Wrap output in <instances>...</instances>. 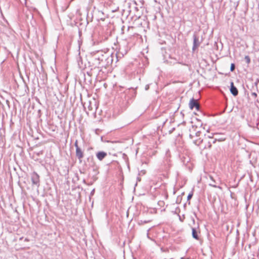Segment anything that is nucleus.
Segmentation results:
<instances>
[{
    "label": "nucleus",
    "mask_w": 259,
    "mask_h": 259,
    "mask_svg": "<svg viewBox=\"0 0 259 259\" xmlns=\"http://www.w3.org/2000/svg\"><path fill=\"white\" fill-rule=\"evenodd\" d=\"M192 196H193V193L192 192L191 193H190L188 195V197H187V199L188 200H189L191 199V198L192 197Z\"/></svg>",
    "instance_id": "obj_11"
},
{
    "label": "nucleus",
    "mask_w": 259,
    "mask_h": 259,
    "mask_svg": "<svg viewBox=\"0 0 259 259\" xmlns=\"http://www.w3.org/2000/svg\"><path fill=\"white\" fill-rule=\"evenodd\" d=\"M75 148H76V149H77V148H79L78 146V144H77V142L76 141L75 143Z\"/></svg>",
    "instance_id": "obj_13"
},
{
    "label": "nucleus",
    "mask_w": 259,
    "mask_h": 259,
    "mask_svg": "<svg viewBox=\"0 0 259 259\" xmlns=\"http://www.w3.org/2000/svg\"><path fill=\"white\" fill-rule=\"evenodd\" d=\"M192 236L196 240H199V236L195 228H192Z\"/></svg>",
    "instance_id": "obj_6"
},
{
    "label": "nucleus",
    "mask_w": 259,
    "mask_h": 259,
    "mask_svg": "<svg viewBox=\"0 0 259 259\" xmlns=\"http://www.w3.org/2000/svg\"><path fill=\"white\" fill-rule=\"evenodd\" d=\"M252 95L254 96L255 97H257V94L255 93H253L252 94Z\"/></svg>",
    "instance_id": "obj_15"
},
{
    "label": "nucleus",
    "mask_w": 259,
    "mask_h": 259,
    "mask_svg": "<svg viewBox=\"0 0 259 259\" xmlns=\"http://www.w3.org/2000/svg\"><path fill=\"white\" fill-rule=\"evenodd\" d=\"M196 39H194V42H196Z\"/></svg>",
    "instance_id": "obj_16"
},
{
    "label": "nucleus",
    "mask_w": 259,
    "mask_h": 259,
    "mask_svg": "<svg viewBox=\"0 0 259 259\" xmlns=\"http://www.w3.org/2000/svg\"><path fill=\"white\" fill-rule=\"evenodd\" d=\"M189 107L191 109H193L194 108H195L197 110L199 109V104L196 100H194L192 99L191 100L189 103Z\"/></svg>",
    "instance_id": "obj_2"
},
{
    "label": "nucleus",
    "mask_w": 259,
    "mask_h": 259,
    "mask_svg": "<svg viewBox=\"0 0 259 259\" xmlns=\"http://www.w3.org/2000/svg\"><path fill=\"white\" fill-rule=\"evenodd\" d=\"M230 70L231 71H233L235 70V64L234 63L231 64Z\"/></svg>",
    "instance_id": "obj_10"
},
{
    "label": "nucleus",
    "mask_w": 259,
    "mask_h": 259,
    "mask_svg": "<svg viewBox=\"0 0 259 259\" xmlns=\"http://www.w3.org/2000/svg\"><path fill=\"white\" fill-rule=\"evenodd\" d=\"M209 178L210 179H211V180H212V181H213L214 182H215V181L213 179V178L212 177V176H209Z\"/></svg>",
    "instance_id": "obj_14"
},
{
    "label": "nucleus",
    "mask_w": 259,
    "mask_h": 259,
    "mask_svg": "<svg viewBox=\"0 0 259 259\" xmlns=\"http://www.w3.org/2000/svg\"><path fill=\"white\" fill-rule=\"evenodd\" d=\"M211 146V145L210 144V143L209 142L208 143V144L207 145H205L204 146H202V149H206V148H210Z\"/></svg>",
    "instance_id": "obj_8"
},
{
    "label": "nucleus",
    "mask_w": 259,
    "mask_h": 259,
    "mask_svg": "<svg viewBox=\"0 0 259 259\" xmlns=\"http://www.w3.org/2000/svg\"><path fill=\"white\" fill-rule=\"evenodd\" d=\"M31 180L33 185L39 186L40 182L39 176L36 172L34 171L32 173Z\"/></svg>",
    "instance_id": "obj_1"
},
{
    "label": "nucleus",
    "mask_w": 259,
    "mask_h": 259,
    "mask_svg": "<svg viewBox=\"0 0 259 259\" xmlns=\"http://www.w3.org/2000/svg\"><path fill=\"white\" fill-rule=\"evenodd\" d=\"M193 142L195 144L199 146L200 144L202 143L203 140L199 138V139L194 140Z\"/></svg>",
    "instance_id": "obj_7"
},
{
    "label": "nucleus",
    "mask_w": 259,
    "mask_h": 259,
    "mask_svg": "<svg viewBox=\"0 0 259 259\" xmlns=\"http://www.w3.org/2000/svg\"><path fill=\"white\" fill-rule=\"evenodd\" d=\"M96 156L98 159L101 161L107 156V153L103 151H100L96 154Z\"/></svg>",
    "instance_id": "obj_5"
},
{
    "label": "nucleus",
    "mask_w": 259,
    "mask_h": 259,
    "mask_svg": "<svg viewBox=\"0 0 259 259\" xmlns=\"http://www.w3.org/2000/svg\"><path fill=\"white\" fill-rule=\"evenodd\" d=\"M231 93L235 96H237L238 94V91L237 88L234 85L233 82H231Z\"/></svg>",
    "instance_id": "obj_4"
},
{
    "label": "nucleus",
    "mask_w": 259,
    "mask_h": 259,
    "mask_svg": "<svg viewBox=\"0 0 259 259\" xmlns=\"http://www.w3.org/2000/svg\"><path fill=\"white\" fill-rule=\"evenodd\" d=\"M210 186H211V187H213L214 188H220V189H221V188L219 186H217L215 185H212V184H210Z\"/></svg>",
    "instance_id": "obj_12"
},
{
    "label": "nucleus",
    "mask_w": 259,
    "mask_h": 259,
    "mask_svg": "<svg viewBox=\"0 0 259 259\" xmlns=\"http://www.w3.org/2000/svg\"><path fill=\"white\" fill-rule=\"evenodd\" d=\"M76 155L79 159L80 162H81V159L83 157V153L80 148H77V149H76Z\"/></svg>",
    "instance_id": "obj_3"
},
{
    "label": "nucleus",
    "mask_w": 259,
    "mask_h": 259,
    "mask_svg": "<svg viewBox=\"0 0 259 259\" xmlns=\"http://www.w3.org/2000/svg\"><path fill=\"white\" fill-rule=\"evenodd\" d=\"M245 59L246 60L247 63L249 64L250 62V59L249 56H246L245 57Z\"/></svg>",
    "instance_id": "obj_9"
}]
</instances>
